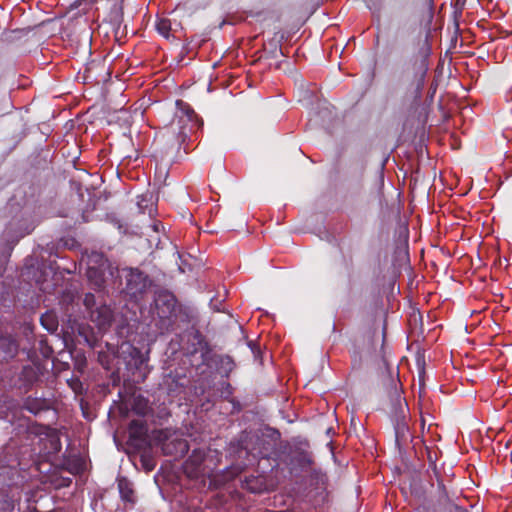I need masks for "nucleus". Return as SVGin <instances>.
Segmentation results:
<instances>
[{
  "label": "nucleus",
  "instance_id": "4be33fe9",
  "mask_svg": "<svg viewBox=\"0 0 512 512\" xmlns=\"http://www.w3.org/2000/svg\"><path fill=\"white\" fill-rule=\"evenodd\" d=\"M118 489L120 493L121 499L129 503L130 505H134L136 503L135 492L132 487V483L126 478H121L118 480Z\"/></svg>",
  "mask_w": 512,
  "mask_h": 512
},
{
  "label": "nucleus",
  "instance_id": "20e7f679",
  "mask_svg": "<svg viewBox=\"0 0 512 512\" xmlns=\"http://www.w3.org/2000/svg\"><path fill=\"white\" fill-rule=\"evenodd\" d=\"M430 55V48L425 43L407 64V71L412 73V83L414 85V100L413 105L419 106L421 93L425 84L427 72L429 69L428 58Z\"/></svg>",
  "mask_w": 512,
  "mask_h": 512
},
{
  "label": "nucleus",
  "instance_id": "dca6fc26",
  "mask_svg": "<svg viewBox=\"0 0 512 512\" xmlns=\"http://www.w3.org/2000/svg\"><path fill=\"white\" fill-rule=\"evenodd\" d=\"M61 467L65 471L77 475L85 470L86 463L80 455H63Z\"/></svg>",
  "mask_w": 512,
  "mask_h": 512
},
{
  "label": "nucleus",
  "instance_id": "2eb2a0df",
  "mask_svg": "<svg viewBox=\"0 0 512 512\" xmlns=\"http://www.w3.org/2000/svg\"><path fill=\"white\" fill-rule=\"evenodd\" d=\"M144 121V112L140 109H135L133 112L122 109L117 113V123L120 126L131 127L133 125L142 126Z\"/></svg>",
  "mask_w": 512,
  "mask_h": 512
},
{
  "label": "nucleus",
  "instance_id": "393cba45",
  "mask_svg": "<svg viewBox=\"0 0 512 512\" xmlns=\"http://www.w3.org/2000/svg\"><path fill=\"white\" fill-rule=\"evenodd\" d=\"M41 325L50 333L55 332L58 329V319L55 313L45 312L40 317Z\"/></svg>",
  "mask_w": 512,
  "mask_h": 512
},
{
  "label": "nucleus",
  "instance_id": "2f4dec72",
  "mask_svg": "<svg viewBox=\"0 0 512 512\" xmlns=\"http://www.w3.org/2000/svg\"><path fill=\"white\" fill-rule=\"evenodd\" d=\"M450 138H451V140L453 141V142L451 143L452 148H453V149H458V148L460 147V142L458 141V139H457V137H456L455 132H453V131H452V132L450 133Z\"/></svg>",
  "mask_w": 512,
  "mask_h": 512
},
{
  "label": "nucleus",
  "instance_id": "7c9ffc66",
  "mask_svg": "<svg viewBox=\"0 0 512 512\" xmlns=\"http://www.w3.org/2000/svg\"><path fill=\"white\" fill-rule=\"evenodd\" d=\"M210 188L213 193H215L218 197L220 196V193L215 191L216 188H221V179L219 176V173L216 176V179L214 180V183L210 185Z\"/></svg>",
  "mask_w": 512,
  "mask_h": 512
},
{
  "label": "nucleus",
  "instance_id": "6e6552de",
  "mask_svg": "<svg viewBox=\"0 0 512 512\" xmlns=\"http://www.w3.org/2000/svg\"><path fill=\"white\" fill-rule=\"evenodd\" d=\"M187 138L183 130H159L154 137V142L164 153L178 152Z\"/></svg>",
  "mask_w": 512,
  "mask_h": 512
},
{
  "label": "nucleus",
  "instance_id": "f704fd0d",
  "mask_svg": "<svg viewBox=\"0 0 512 512\" xmlns=\"http://www.w3.org/2000/svg\"><path fill=\"white\" fill-rule=\"evenodd\" d=\"M86 120H87V115H85L82 119V122L78 124V128H82L83 126L86 127Z\"/></svg>",
  "mask_w": 512,
  "mask_h": 512
},
{
  "label": "nucleus",
  "instance_id": "423d86ee",
  "mask_svg": "<svg viewBox=\"0 0 512 512\" xmlns=\"http://www.w3.org/2000/svg\"><path fill=\"white\" fill-rule=\"evenodd\" d=\"M124 292L134 301H139L152 285L150 277L138 268H124Z\"/></svg>",
  "mask_w": 512,
  "mask_h": 512
},
{
  "label": "nucleus",
  "instance_id": "bb28decb",
  "mask_svg": "<svg viewBox=\"0 0 512 512\" xmlns=\"http://www.w3.org/2000/svg\"><path fill=\"white\" fill-rule=\"evenodd\" d=\"M233 394V387L230 383H226V402H229L232 405V409L230 411L231 414L238 413L242 410L241 403L234 397H231Z\"/></svg>",
  "mask_w": 512,
  "mask_h": 512
},
{
  "label": "nucleus",
  "instance_id": "4468645a",
  "mask_svg": "<svg viewBox=\"0 0 512 512\" xmlns=\"http://www.w3.org/2000/svg\"><path fill=\"white\" fill-rule=\"evenodd\" d=\"M18 352V343L11 335H0V363L8 362Z\"/></svg>",
  "mask_w": 512,
  "mask_h": 512
},
{
  "label": "nucleus",
  "instance_id": "f257e3e1",
  "mask_svg": "<svg viewBox=\"0 0 512 512\" xmlns=\"http://www.w3.org/2000/svg\"><path fill=\"white\" fill-rule=\"evenodd\" d=\"M215 457L216 467L221 462V453L217 450L209 448L206 454L202 449H194L191 455L183 464V471L190 479H201L204 485H208L210 490H218L224 485V476L213 472V468L209 463Z\"/></svg>",
  "mask_w": 512,
  "mask_h": 512
},
{
  "label": "nucleus",
  "instance_id": "ddd939ff",
  "mask_svg": "<svg viewBox=\"0 0 512 512\" xmlns=\"http://www.w3.org/2000/svg\"><path fill=\"white\" fill-rule=\"evenodd\" d=\"M176 106L179 112L182 114V117H186V122H183L180 128H186L190 126V128H201L204 125L203 119L197 115L194 109L183 100H177Z\"/></svg>",
  "mask_w": 512,
  "mask_h": 512
},
{
  "label": "nucleus",
  "instance_id": "c85d7f7f",
  "mask_svg": "<svg viewBox=\"0 0 512 512\" xmlns=\"http://www.w3.org/2000/svg\"><path fill=\"white\" fill-rule=\"evenodd\" d=\"M39 351L44 358H50L53 355V348L48 344L47 339L39 341Z\"/></svg>",
  "mask_w": 512,
  "mask_h": 512
},
{
  "label": "nucleus",
  "instance_id": "72a5a7b5",
  "mask_svg": "<svg viewBox=\"0 0 512 512\" xmlns=\"http://www.w3.org/2000/svg\"><path fill=\"white\" fill-rule=\"evenodd\" d=\"M65 128H70V129L75 128V123H74V121H73V120L68 121V122L65 124Z\"/></svg>",
  "mask_w": 512,
  "mask_h": 512
},
{
  "label": "nucleus",
  "instance_id": "b1692460",
  "mask_svg": "<svg viewBox=\"0 0 512 512\" xmlns=\"http://www.w3.org/2000/svg\"><path fill=\"white\" fill-rule=\"evenodd\" d=\"M127 352L130 356V360L127 361V365L133 366L135 369H140L145 363V358L142 351L132 345H128Z\"/></svg>",
  "mask_w": 512,
  "mask_h": 512
},
{
  "label": "nucleus",
  "instance_id": "4c0bfd02",
  "mask_svg": "<svg viewBox=\"0 0 512 512\" xmlns=\"http://www.w3.org/2000/svg\"><path fill=\"white\" fill-rule=\"evenodd\" d=\"M207 89H208V91H212L213 89H215V87H213V85H212V82L209 83Z\"/></svg>",
  "mask_w": 512,
  "mask_h": 512
},
{
  "label": "nucleus",
  "instance_id": "a19ab883",
  "mask_svg": "<svg viewBox=\"0 0 512 512\" xmlns=\"http://www.w3.org/2000/svg\"><path fill=\"white\" fill-rule=\"evenodd\" d=\"M460 512H467L466 510L461 509Z\"/></svg>",
  "mask_w": 512,
  "mask_h": 512
},
{
  "label": "nucleus",
  "instance_id": "7ed1b4c3",
  "mask_svg": "<svg viewBox=\"0 0 512 512\" xmlns=\"http://www.w3.org/2000/svg\"><path fill=\"white\" fill-rule=\"evenodd\" d=\"M176 306L177 300L171 292L160 290L155 293L150 312L157 334L163 335L172 329L177 318Z\"/></svg>",
  "mask_w": 512,
  "mask_h": 512
},
{
  "label": "nucleus",
  "instance_id": "a878e982",
  "mask_svg": "<svg viewBox=\"0 0 512 512\" xmlns=\"http://www.w3.org/2000/svg\"><path fill=\"white\" fill-rule=\"evenodd\" d=\"M157 32L166 39H170L172 32V24L169 19L161 18L156 22Z\"/></svg>",
  "mask_w": 512,
  "mask_h": 512
},
{
  "label": "nucleus",
  "instance_id": "1a4fd4ad",
  "mask_svg": "<svg viewBox=\"0 0 512 512\" xmlns=\"http://www.w3.org/2000/svg\"><path fill=\"white\" fill-rule=\"evenodd\" d=\"M280 440V433L278 430L273 428H266L261 435H257L255 437L256 447H253L252 450L255 451V454L262 457L267 458L273 452L276 451L278 442Z\"/></svg>",
  "mask_w": 512,
  "mask_h": 512
},
{
  "label": "nucleus",
  "instance_id": "e433bc0d",
  "mask_svg": "<svg viewBox=\"0 0 512 512\" xmlns=\"http://www.w3.org/2000/svg\"><path fill=\"white\" fill-rule=\"evenodd\" d=\"M87 342L89 343V345L92 347V348H96L97 347V344H96V341H90L87 339Z\"/></svg>",
  "mask_w": 512,
  "mask_h": 512
},
{
  "label": "nucleus",
  "instance_id": "412c9836",
  "mask_svg": "<svg viewBox=\"0 0 512 512\" xmlns=\"http://www.w3.org/2000/svg\"><path fill=\"white\" fill-rule=\"evenodd\" d=\"M105 347H106V350H103L101 348L98 351L97 360L101 364L102 367H104L105 369H110V366L118 352V349H117L116 345L110 344L108 342L105 343Z\"/></svg>",
  "mask_w": 512,
  "mask_h": 512
},
{
  "label": "nucleus",
  "instance_id": "c9c22d12",
  "mask_svg": "<svg viewBox=\"0 0 512 512\" xmlns=\"http://www.w3.org/2000/svg\"><path fill=\"white\" fill-rule=\"evenodd\" d=\"M160 226H161V223H160V222H159V223H154V225H153V230H154V231H156V232H158V231H159V227H160Z\"/></svg>",
  "mask_w": 512,
  "mask_h": 512
},
{
  "label": "nucleus",
  "instance_id": "5701e85b",
  "mask_svg": "<svg viewBox=\"0 0 512 512\" xmlns=\"http://www.w3.org/2000/svg\"><path fill=\"white\" fill-rule=\"evenodd\" d=\"M192 337V348H187V354L191 356H195L200 353V358L203 359V356L206 352V343L204 342L202 335L196 331L190 334Z\"/></svg>",
  "mask_w": 512,
  "mask_h": 512
},
{
  "label": "nucleus",
  "instance_id": "9b49d317",
  "mask_svg": "<svg viewBox=\"0 0 512 512\" xmlns=\"http://www.w3.org/2000/svg\"><path fill=\"white\" fill-rule=\"evenodd\" d=\"M129 443L136 448H141L148 444V427L144 420L134 419L128 426Z\"/></svg>",
  "mask_w": 512,
  "mask_h": 512
},
{
  "label": "nucleus",
  "instance_id": "0eeeda50",
  "mask_svg": "<svg viewBox=\"0 0 512 512\" xmlns=\"http://www.w3.org/2000/svg\"><path fill=\"white\" fill-rule=\"evenodd\" d=\"M110 268L108 259L103 253L92 252L87 258V279L90 286L101 292L105 288L106 271Z\"/></svg>",
  "mask_w": 512,
  "mask_h": 512
},
{
  "label": "nucleus",
  "instance_id": "9d476101",
  "mask_svg": "<svg viewBox=\"0 0 512 512\" xmlns=\"http://www.w3.org/2000/svg\"><path fill=\"white\" fill-rule=\"evenodd\" d=\"M43 370L38 365H25L18 375L17 387L28 392L40 380Z\"/></svg>",
  "mask_w": 512,
  "mask_h": 512
},
{
  "label": "nucleus",
  "instance_id": "c756f323",
  "mask_svg": "<svg viewBox=\"0 0 512 512\" xmlns=\"http://www.w3.org/2000/svg\"><path fill=\"white\" fill-rule=\"evenodd\" d=\"M69 386L76 394H82L83 384L79 378H72L68 381Z\"/></svg>",
  "mask_w": 512,
  "mask_h": 512
},
{
  "label": "nucleus",
  "instance_id": "ea45409f",
  "mask_svg": "<svg viewBox=\"0 0 512 512\" xmlns=\"http://www.w3.org/2000/svg\"><path fill=\"white\" fill-rule=\"evenodd\" d=\"M90 71H91V67H88V68L86 69V72H88V73H89Z\"/></svg>",
  "mask_w": 512,
  "mask_h": 512
},
{
  "label": "nucleus",
  "instance_id": "6ab92c4d",
  "mask_svg": "<svg viewBox=\"0 0 512 512\" xmlns=\"http://www.w3.org/2000/svg\"><path fill=\"white\" fill-rule=\"evenodd\" d=\"M163 453L166 455H174L175 457L184 456L188 450V442L184 439H174L166 442L162 446Z\"/></svg>",
  "mask_w": 512,
  "mask_h": 512
},
{
  "label": "nucleus",
  "instance_id": "39448f33",
  "mask_svg": "<svg viewBox=\"0 0 512 512\" xmlns=\"http://www.w3.org/2000/svg\"><path fill=\"white\" fill-rule=\"evenodd\" d=\"M83 304L89 313L90 320L100 331H106L114 320V312L111 307L98 300L92 293H86Z\"/></svg>",
  "mask_w": 512,
  "mask_h": 512
},
{
  "label": "nucleus",
  "instance_id": "cd10ccee",
  "mask_svg": "<svg viewBox=\"0 0 512 512\" xmlns=\"http://www.w3.org/2000/svg\"><path fill=\"white\" fill-rule=\"evenodd\" d=\"M140 460L146 471H152L156 466L153 457L147 452L141 454Z\"/></svg>",
  "mask_w": 512,
  "mask_h": 512
},
{
  "label": "nucleus",
  "instance_id": "473e14b6",
  "mask_svg": "<svg viewBox=\"0 0 512 512\" xmlns=\"http://www.w3.org/2000/svg\"><path fill=\"white\" fill-rule=\"evenodd\" d=\"M301 464L304 466V465H307V466H311L313 464V460L311 458V456L307 455V454H304L302 456V459H301Z\"/></svg>",
  "mask_w": 512,
  "mask_h": 512
},
{
  "label": "nucleus",
  "instance_id": "58836bf2",
  "mask_svg": "<svg viewBox=\"0 0 512 512\" xmlns=\"http://www.w3.org/2000/svg\"><path fill=\"white\" fill-rule=\"evenodd\" d=\"M249 489H251V490H252V492H256V491H257L256 489H254V488H252V487H249Z\"/></svg>",
  "mask_w": 512,
  "mask_h": 512
},
{
  "label": "nucleus",
  "instance_id": "f3484780",
  "mask_svg": "<svg viewBox=\"0 0 512 512\" xmlns=\"http://www.w3.org/2000/svg\"><path fill=\"white\" fill-rule=\"evenodd\" d=\"M395 443L397 447L401 450L402 447L406 446L411 439V434L409 430V426L405 420V418L397 419L395 426Z\"/></svg>",
  "mask_w": 512,
  "mask_h": 512
},
{
  "label": "nucleus",
  "instance_id": "f03ea898",
  "mask_svg": "<svg viewBox=\"0 0 512 512\" xmlns=\"http://www.w3.org/2000/svg\"><path fill=\"white\" fill-rule=\"evenodd\" d=\"M226 316H228V319H226V339L229 340L230 344H235V348L230 349L231 354L226 355V378H228L229 374L237 366L236 355L233 354L234 351L237 352L238 349H241L242 354L251 355L254 361L260 365H262L263 359L260 346L254 341L247 340V336L239 321L227 310Z\"/></svg>",
  "mask_w": 512,
  "mask_h": 512
},
{
  "label": "nucleus",
  "instance_id": "aec40b11",
  "mask_svg": "<svg viewBox=\"0 0 512 512\" xmlns=\"http://www.w3.org/2000/svg\"><path fill=\"white\" fill-rule=\"evenodd\" d=\"M201 7L208 14H217L219 28L224 26V1L223 0H201Z\"/></svg>",
  "mask_w": 512,
  "mask_h": 512
},
{
  "label": "nucleus",
  "instance_id": "a211bd4d",
  "mask_svg": "<svg viewBox=\"0 0 512 512\" xmlns=\"http://www.w3.org/2000/svg\"><path fill=\"white\" fill-rule=\"evenodd\" d=\"M50 406L49 400L43 397L28 396L25 398L23 403V409L34 415H37L42 411L49 410Z\"/></svg>",
  "mask_w": 512,
  "mask_h": 512
},
{
  "label": "nucleus",
  "instance_id": "f8f14e48",
  "mask_svg": "<svg viewBox=\"0 0 512 512\" xmlns=\"http://www.w3.org/2000/svg\"><path fill=\"white\" fill-rule=\"evenodd\" d=\"M429 139L427 130H402L398 140L402 143H409L418 153H423L426 142Z\"/></svg>",
  "mask_w": 512,
  "mask_h": 512
}]
</instances>
